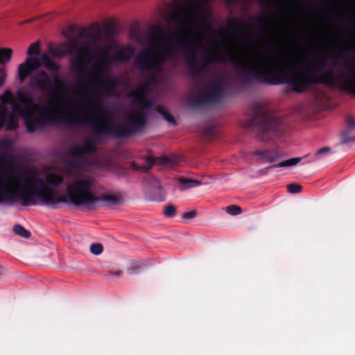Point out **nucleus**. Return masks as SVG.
<instances>
[{"label": "nucleus", "mask_w": 355, "mask_h": 355, "mask_svg": "<svg viewBox=\"0 0 355 355\" xmlns=\"http://www.w3.org/2000/svg\"><path fill=\"white\" fill-rule=\"evenodd\" d=\"M344 65L347 71H338L337 76L334 70L328 69L318 78L297 74L291 83L298 87L297 91L304 90L310 84L322 83L329 87H337L355 95V68L349 62H345Z\"/></svg>", "instance_id": "8"}, {"label": "nucleus", "mask_w": 355, "mask_h": 355, "mask_svg": "<svg viewBox=\"0 0 355 355\" xmlns=\"http://www.w3.org/2000/svg\"><path fill=\"white\" fill-rule=\"evenodd\" d=\"M6 159H7V153L5 152L1 153L0 154V162L3 163L6 161Z\"/></svg>", "instance_id": "53"}, {"label": "nucleus", "mask_w": 355, "mask_h": 355, "mask_svg": "<svg viewBox=\"0 0 355 355\" xmlns=\"http://www.w3.org/2000/svg\"><path fill=\"white\" fill-rule=\"evenodd\" d=\"M6 128L8 130H15L19 126V121L17 116L13 114L6 115Z\"/></svg>", "instance_id": "24"}, {"label": "nucleus", "mask_w": 355, "mask_h": 355, "mask_svg": "<svg viewBox=\"0 0 355 355\" xmlns=\"http://www.w3.org/2000/svg\"><path fill=\"white\" fill-rule=\"evenodd\" d=\"M13 143L10 139H2L0 141V148L3 150H9L12 148Z\"/></svg>", "instance_id": "39"}, {"label": "nucleus", "mask_w": 355, "mask_h": 355, "mask_svg": "<svg viewBox=\"0 0 355 355\" xmlns=\"http://www.w3.org/2000/svg\"><path fill=\"white\" fill-rule=\"evenodd\" d=\"M5 181L12 182L17 185V188L10 187L6 184V193L0 197V204L6 201H19L23 206L35 205L37 204L36 198L46 205H48L49 198H50L52 189L49 188L45 181L42 178H31L27 181L31 188L37 185L39 189L33 188L27 189L21 184L22 175L10 172L6 175Z\"/></svg>", "instance_id": "5"}, {"label": "nucleus", "mask_w": 355, "mask_h": 355, "mask_svg": "<svg viewBox=\"0 0 355 355\" xmlns=\"http://www.w3.org/2000/svg\"><path fill=\"white\" fill-rule=\"evenodd\" d=\"M245 28V24L238 19H233L231 20L227 26L229 31H231L233 35H237L242 31Z\"/></svg>", "instance_id": "21"}, {"label": "nucleus", "mask_w": 355, "mask_h": 355, "mask_svg": "<svg viewBox=\"0 0 355 355\" xmlns=\"http://www.w3.org/2000/svg\"><path fill=\"white\" fill-rule=\"evenodd\" d=\"M154 161L149 158L148 159L146 164H144V166H139L137 164V163L135 162H130V166L132 167V168L133 170H135V171H143L144 172H147L148 171V170H150L153 166L154 165Z\"/></svg>", "instance_id": "25"}, {"label": "nucleus", "mask_w": 355, "mask_h": 355, "mask_svg": "<svg viewBox=\"0 0 355 355\" xmlns=\"http://www.w3.org/2000/svg\"><path fill=\"white\" fill-rule=\"evenodd\" d=\"M13 231L16 234L25 239H28L31 236V233L28 230H26L22 225L19 224L14 225Z\"/></svg>", "instance_id": "32"}, {"label": "nucleus", "mask_w": 355, "mask_h": 355, "mask_svg": "<svg viewBox=\"0 0 355 355\" xmlns=\"http://www.w3.org/2000/svg\"><path fill=\"white\" fill-rule=\"evenodd\" d=\"M349 63L353 66V67L355 68V65L352 64L351 62H349Z\"/></svg>", "instance_id": "62"}, {"label": "nucleus", "mask_w": 355, "mask_h": 355, "mask_svg": "<svg viewBox=\"0 0 355 355\" xmlns=\"http://www.w3.org/2000/svg\"><path fill=\"white\" fill-rule=\"evenodd\" d=\"M73 157L67 161L69 168L76 170L85 169V159L83 155H72Z\"/></svg>", "instance_id": "18"}, {"label": "nucleus", "mask_w": 355, "mask_h": 355, "mask_svg": "<svg viewBox=\"0 0 355 355\" xmlns=\"http://www.w3.org/2000/svg\"><path fill=\"white\" fill-rule=\"evenodd\" d=\"M6 113L4 108L0 105V128L5 125Z\"/></svg>", "instance_id": "41"}, {"label": "nucleus", "mask_w": 355, "mask_h": 355, "mask_svg": "<svg viewBox=\"0 0 355 355\" xmlns=\"http://www.w3.org/2000/svg\"><path fill=\"white\" fill-rule=\"evenodd\" d=\"M348 125L352 128H355V119L352 116H349L347 119Z\"/></svg>", "instance_id": "50"}, {"label": "nucleus", "mask_w": 355, "mask_h": 355, "mask_svg": "<svg viewBox=\"0 0 355 355\" xmlns=\"http://www.w3.org/2000/svg\"><path fill=\"white\" fill-rule=\"evenodd\" d=\"M6 80V71L3 69H0V87L4 85Z\"/></svg>", "instance_id": "48"}, {"label": "nucleus", "mask_w": 355, "mask_h": 355, "mask_svg": "<svg viewBox=\"0 0 355 355\" xmlns=\"http://www.w3.org/2000/svg\"><path fill=\"white\" fill-rule=\"evenodd\" d=\"M91 111L80 116L76 113L71 116H62L60 121L67 124H85L89 125L95 137L112 135L117 139L129 138L138 132L146 124L145 112L143 110H135L128 115L129 123L115 124L111 120L100 115H94Z\"/></svg>", "instance_id": "2"}, {"label": "nucleus", "mask_w": 355, "mask_h": 355, "mask_svg": "<svg viewBox=\"0 0 355 355\" xmlns=\"http://www.w3.org/2000/svg\"><path fill=\"white\" fill-rule=\"evenodd\" d=\"M5 269L0 265V276L5 273Z\"/></svg>", "instance_id": "57"}, {"label": "nucleus", "mask_w": 355, "mask_h": 355, "mask_svg": "<svg viewBox=\"0 0 355 355\" xmlns=\"http://www.w3.org/2000/svg\"><path fill=\"white\" fill-rule=\"evenodd\" d=\"M128 173V169L126 168L120 167L118 170L117 173L119 175H124Z\"/></svg>", "instance_id": "51"}, {"label": "nucleus", "mask_w": 355, "mask_h": 355, "mask_svg": "<svg viewBox=\"0 0 355 355\" xmlns=\"http://www.w3.org/2000/svg\"><path fill=\"white\" fill-rule=\"evenodd\" d=\"M33 19H28V20H26V21H24L23 22H21V24H24V23H27V22H30Z\"/></svg>", "instance_id": "60"}, {"label": "nucleus", "mask_w": 355, "mask_h": 355, "mask_svg": "<svg viewBox=\"0 0 355 355\" xmlns=\"http://www.w3.org/2000/svg\"><path fill=\"white\" fill-rule=\"evenodd\" d=\"M135 103L142 106L139 110H143L145 112V116L146 117V112L145 109L150 108L153 105V101L146 98V96H140L137 100H135ZM146 120L147 121L146 119Z\"/></svg>", "instance_id": "29"}, {"label": "nucleus", "mask_w": 355, "mask_h": 355, "mask_svg": "<svg viewBox=\"0 0 355 355\" xmlns=\"http://www.w3.org/2000/svg\"><path fill=\"white\" fill-rule=\"evenodd\" d=\"M286 187L288 191L291 193H298L301 192L302 189L301 185L295 183L288 184Z\"/></svg>", "instance_id": "35"}, {"label": "nucleus", "mask_w": 355, "mask_h": 355, "mask_svg": "<svg viewBox=\"0 0 355 355\" xmlns=\"http://www.w3.org/2000/svg\"><path fill=\"white\" fill-rule=\"evenodd\" d=\"M331 150V148L329 147H323L318 150H317L315 155H321L325 153H328Z\"/></svg>", "instance_id": "49"}, {"label": "nucleus", "mask_w": 355, "mask_h": 355, "mask_svg": "<svg viewBox=\"0 0 355 355\" xmlns=\"http://www.w3.org/2000/svg\"><path fill=\"white\" fill-rule=\"evenodd\" d=\"M103 56L97 66L94 68L91 76L87 77L78 78L80 82L87 80V86L92 91V95L86 98L89 107L93 110H103V102L100 95L102 91L107 88H115L117 86V81L114 78L103 79L102 77L103 69L109 64L114 62H128L135 53V49L132 46H122L116 44H112L110 48L114 50L112 55L109 54L108 49L106 46H99Z\"/></svg>", "instance_id": "3"}, {"label": "nucleus", "mask_w": 355, "mask_h": 355, "mask_svg": "<svg viewBox=\"0 0 355 355\" xmlns=\"http://www.w3.org/2000/svg\"><path fill=\"white\" fill-rule=\"evenodd\" d=\"M96 150V144L92 139H87L83 146L76 145L71 147L69 153L71 155H83L85 153H92Z\"/></svg>", "instance_id": "16"}, {"label": "nucleus", "mask_w": 355, "mask_h": 355, "mask_svg": "<svg viewBox=\"0 0 355 355\" xmlns=\"http://www.w3.org/2000/svg\"><path fill=\"white\" fill-rule=\"evenodd\" d=\"M197 212L195 210H192L188 212H186L183 214L182 217L185 220H189L193 218L196 216Z\"/></svg>", "instance_id": "44"}, {"label": "nucleus", "mask_w": 355, "mask_h": 355, "mask_svg": "<svg viewBox=\"0 0 355 355\" xmlns=\"http://www.w3.org/2000/svg\"><path fill=\"white\" fill-rule=\"evenodd\" d=\"M144 264L141 262H134L128 268L129 275H137L144 270Z\"/></svg>", "instance_id": "26"}, {"label": "nucleus", "mask_w": 355, "mask_h": 355, "mask_svg": "<svg viewBox=\"0 0 355 355\" xmlns=\"http://www.w3.org/2000/svg\"><path fill=\"white\" fill-rule=\"evenodd\" d=\"M268 18L266 17H264V16H261L260 17H259V21H266Z\"/></svg>", "instance_id": "59"}, {"label": "nucleus", "mask_w": 355, "mask_h": 355, "mask_svg": "<svg viewBox=\"0 0 355 355\" xmlns=\"http://www.w3.org/2000/svg\"><path fill=\"white\" fill-rule=\"evenodd\" d=\"M156 110L157 112H159L162 115H163L166 112V110H165L164 107L162 105H158L156 108Z\"/></svg>", "instance_id": "54"}, {"label": "nucleus", "mask_w": 355, "mask_h": 355, "mask_svg": "<svg viewBox=\"0 0 355 355\" xmlns=\"http://www.w3.org/2000/svg\"><path fill=\"white\" fill-rule=\"evenodd\" d=\"M264 54H265V51L261 50V51H260V53L258 55V56H257V58H261V56H260V55H263Z\"/></svg>", "instance_id": "58"}, {"label": "nucleus", "mask_w": 355, "mask_h": 355, "mask_svg": "<svg viewBox=\"0 0 355 355\" xmlns=\"http://www.w3.org/2000/svg\"><path fill=\"white\" fill-rule=\"evenodd\" d=\"M169 37L173 36L175 43L172 44L173 50L182 51L184 52L186 64L193 78H199L203 76L209 65L215 62L223 63L230 62L236 69V72L242 83L246 85L254 82L266 84L269 85H278L286 82L283 70L278 69H267L261 66V60H257L254 64H249L248 62L241 61L237 56L230 52H225L221 56H218L212 49L205 51L206 59L198 64L197 62V51L195 47L191 45L196 42L195 36H186L182 37L180 33H170Z\"/></svg>", "instance_id": "1"}, {"label": "nucleus", "mask_w": 355, "mask_h": 355, "mask_svg": "<svg viewBox=\"0 0 355 355\" xmlns=\"http://www.w3.org/2000/svg\"><path fill=\"white\" fill-rule=\"evenodd\" d=\"M108 274H109L110 276L120 277L122 275V271H121V270H116L115 272H114V271H109Z\"/></svg>", "instance_id": "52"}, {"label": "nucleus", "mask_w": 355, "mask_h": 355, "mask_svg": "<svg viewBox=\"0 0 355 355\" xmlns=\"http://www.w3.org/2000/svg\"><path fill=\"white\" fill-rule=\"evenodd\" d=\"M176 211V207L173 205H167L164 209V215L166 217L171 218L173 217Z\"/></svg>", "instance_id": "38"}, {"label": "nucleus", "mask_w": 355, "mask_h": 355, "mask_svg": "<svg viewBox=\"0 0 355 355\" xmlns=\"http://www.w3.org/2000/svg\"><path fill=\"white\" fill-rule=\"evenodd\" d=\"M40 53V46L38 43H33L31 44L27 51V54L30 56L36 55Z\"/></svg>", "instance_id": "34"}, {"label": "nucleus", "mask_w": 355, "mask_h": 355, "mask_svg": "<svg viewBox=\"0 0 355 355\" xmlns=\"http://www.w3.org/2000/svg\"><path fill=\"white\" fill-rule=\"evenodd\" d=\"M17 98L19 105L14 103L12 110L24 119L29 133H33L39 128H44L53 121V118L50 114V112L55 108V104L53 103L48 100L44 106L40 105L34 101L32 92L28 89L18 92Z\"/></svg>", "instance_id": "4"}, {"label": "nucleus", "mask_w": 355, "mask_h": 355, "mask_svg": "<svg viewBox=\"0 0 355 355\" xmlns=\"http://www.w3.org/2000/svg\"><path fill=\"white\" fill-rule=\"evenodd\" d=\"M277 55H268L266 57V60H261V66L263 67L264 69H278V70H283L284 71V76L286 78V82L279 83V85L282 84H287L289 85H291L293 87V91L297 92V93H302L304 92L307 87L309 86L307 85L304 90L302 91H297L298 87L291 83V80H293L295 76L297 74L304 75V76H311L315 78L320 77L327 69L324 70L326 66H327V58L324 56V54L321 53L319 54L317 57V58L310 62V66L312 72H322L318 76H315L312 73H305L303 72H294L291 73L289 71V65L286 64H282L279 62V60L277 59ZM329 69H327L328 70ZM332 70L335 71L334 69H331ZM338 71H341L340 69H338ZM336 73V76L338 74V70L334 71ZM314 83L313 85H315ZM311 84H310L311 85Z\"/></svg>", "instance_id": "11"}, {"label": "nucleus", "mask_w": 355, "mask_h": 355, "mask_svg": "<svg viewBox=\"0 0 355 355\" xmlns=\"http://www.w3.org/2000/svg\"><path fill=\"white\" fill-rule=\"evenodd\" d=\"M221 44H225V39H223L222 41H221Z\"/></svg>", "instance_id": "61"}, {"label": "nucleus", "mask_w": 355, "mask_h": 355, "mask_svg": "<svg viewBox=\"0 0 355 355\" xmlns=\"http://www.w3.org/2000/svg\"><path fill=\"white\" fill-rule=\"evenodd\" d=\"M103 247L101 243H93L90 246V251L93 254L98 255L102 253Z\"/></svg>", "instance_id": "36"}, {"label": "nucleus", "mask_w": 355, "mask_h": 355, "mask_svg": "<svg viewBox=\"0 0 355 355\" xmlns=\"http://www.w3.org/2000/svg\"><path fill=\"white\" fill-rule=\"evenodd\" d=\"M49 197L48 205L53 209L57 208L56 205L59 202L67 203L69 202L68 198L64 196H56L53 189H52L51 196Z\"/></svg>", "instance_id": "22"}, {"label": "nucleus", "mask_w": 355, "mask_h": 355, "mask_svg": "<svg viewBox=\"0 0 355 355\" xmlns=\"http://www.w3.org/2000/svg\"><path fill=\"white\" fill-rule=\"evenodd\" d=\"M187 5L182 0H173L175 8L172 10L171 18L174 21H178L182 10L189 8L193 10L191 15L194 24L202 30H209L211 24L206 13V7L209 0H185Z\"/></svg>", "instance_id": "13"}, {"label": "nucleus", "mask_w": 355, "mask_h": 355, "mask_svg": "<svg viewBox=\"0 0 355 355\" xmlns=\"http://www.w3.org/2000/svg\"><path fill=\"white\" fill-rule=\"evenodd\" d=\"M41 66L53 73H58L61 69L58 63L54 62L46 53H43L41 55L40 59L37 57H28L24 62L19 65V79L21 83L24 82L33 71L38 69Z\"/></svg>", "instance_id": "14"}, {"label": "nucleus", "mask_w": 355, "mask_h": 355, "mask_svg": "<svg viewBox=\"0 0 355 355\" xmlns=\"http://www.w3.org/2000/svg\"><path fill=\"white\" fill-rule=\"evenodd\" d=\"M62 49L50 46L49 53L56 58H62L69 54L73 56L77 53L75 58L71 62V69L76 71L78 75L83 74V69L85 66V61L88 63L91 62L94 57V52L90 48L89 44H86L78 47V43L75 40L64 42L62 45Z\"/></svg>", "instance_id": "12"}, {"label": "nucleus", "mask_w": 355, "mask_h": 355, "mask_svg": "<svg viewBox=\"0 0 355 355\" xmlns=\"http://www.w3.org/2000/svg\"><path fill=\"white\" fill-rule=\"evenodd\" d=\"M345 51H355V46L354 48L347 47L345 49H340L339 53H334L331 56H329V59H331L333 61L334 65H336L338 63V61L341 58V53H344Z\"/></svg>", "instance_id": "33"}, {"label": "nucleus", "mask_w": 355, "mask_h": 355, "mask_svg": "<svg viewBox=\"0 0 355 355\" xmlns=\"http://www.w3.org/2000/svg\"><path fill=\"white\" fill-rule=\"evenodd\" d=\"M228 214L235 216L241 213V208L237 205H230L226 207Z\"/></svg>", "instance_id": "37"}, {"label": "nucleus", "mask_w": 355, "mask_h": 355, "mask_svg": "<svg viewBox=\"0 0 355 355\" xmlns=\"http://www.w3.org/2000/svg\"><path fill=\"white\" fill-rule=\"evenodd\" d=\"M267 46V49L270 50V49H273V47L275 46V45H274V44H273V43H272V42H268V43L267 44V46Z\"/></svg>", "instance_id": "56"}, {"label": "nucleus", "mask_w": 355, "mask_h": 355, "mask_svg": "<svg viewBox=\"0 0 355 355\" xmlns=\"http://www.w3.org/2000/svg\"><path fill=\"white\" fill-rule=\"evenodd\" d=\"M301 161L300 157H294L288 159L286 161L282 162L278 164L272 166V167H289L293 166L297 164ZM272 168V166L268 167V168Z\"/></svg>", "instance_id": "30"}, {"label": "nucleus", "mask_w": 355, "mask_h": 355, "mask_svg": "<svg viewBox=\"0 0 355 355\" xmlns=\"http://www.w3.org/2000/svg\"><path fill=\"white\" fill-rule=\"evenodd\" d=\"M78 37L80 39H92L94 42H96L98 38V35H94L91 31L87 30L86 28L80 30L78 33Z\"/></svg>", "instance_id": "27"}, {"label": "nucleus", "mask_w": 355, "mask_h": 355, "mask_svg": "<svg viewBox=\"0 0 355 355\" xmlns=\"http://www.w3.org/2000/svg\"><path fill=\"white\" fill-rule=\"evenodd\" d=\"M159 162L162 164H166L168 163H174L175 161L168 157H160L157 158Z\"/></svg>", "instance_id": "45"}, {"label": "nucleus", "mask_w": 355, "mask_h": 355, "mask_svg": "<svg viewBox=\"0 0 355 355\" xmlns=\"http://www.w3.org/2000/svg\"><path fill=\"white\" fill-rule=\"evenodd\" d=\"M252 154L256 156H259L262 159L268 160L270 163L276 162L279 157L277 149H273L272 150H257L254 151Z\"/></svg>", "instance_id": "17"}, {"label": "nucleus", "mask_w": 355, "mask_h": 355, "mask_svg": "<svg viewBox=\"0 0 355 355\" xmlns=\"http://www.w3.org/2000/svg\"><path fill=\"white\" fill-rule=\"evenodd\" d=\"M355 141V137L351 136L349 132H343L341 135V144H345Z\"/></svg>", "instance_id": "40"}, {"label": "nucleus", "mask_w": 355, "mask_h": 355, "mask_svg": "<svg viewBox=\"0 0 355 355\" xmlns=\"http://www.w3.org/2000/svg\"><path fill=\"white\" fill-rule=\"evenodd\" d=\"M95 180L91 177H85L70 184L67 188L69 200L76 206H85L95 208L96 202H103V205L114 206L120 205L122 198L114 195L103 193L98 196L94 193Z\"/></svg>", "instance_id": "9"}, {"label": "nucleus", "mask_w": 355, "mask_h": 355, "mask_svg": "<svg viewBox=\"0 0 355 355\" xmlns=\"http://www.w3.org/2000/svg\"><path fill=\"white\" fill-rule=\"evenodd\" d=\"M62 175L54 173H48L46 176L45 183L52 186H58L63 182Z\"/></svg>", "instance_id": "23"}, {"label": "nucleus", "mask_w": 355, "mask_h": 355, "mask_svg": "<svg viewBox=\"0 0 355 355\" xmlns=\"http://www.w3.org/2000/svg\"><path fill=\"white\" fill-rule=\"evenodd\" d=\"M0 101L4 105L11 104L12 106L14 103L17 104L13 99L12 93L9 90L5 91L3 94L0 96Z\"/></svg>", "instance_id": "31"}, {"label": "nucleus", "mask_w": 355, "mask_h": 355, "mask_svg": "<svg viewBox=\"0 0 355 355\" xmlns=\"http://www.w3.org/2000/svg\"><path fill=\"white\" fill-rule=\"evenodd\" d=\"M225 85L223 78L215 79L209 85L208 91L206 93L191 98L189 100V105L192 107H200L207 104L220 102L225 97Z\"/></svg>", "instance_id": "15"}, {"label": "nucleus", "mask_w": 355, "mask_h": 355, "mask_svg": "<svg viewBox=\"0 0 355 355\" xmlns=\"http://www.w3.org/2000/svg\"><path fill=\"white\" fill-rule=\"evenodd\" d=\"M12 50L9 48L0 49V64L8 62L12 57Z\"/></svg>", "instance_id": "28"}, {"label": "nucleus", "mask_w": 355, "mask_h": 355, "mask_svg": "<svg viewBox=\"0 0 355 355\" xmlns=\"http://www.w3.org/2000/svg\"><path fill=\"white\" fill-rule=\"evenodd\" d=\"M245 130L254 133L258 140L267 142L280 137L284 132L282 120L272 114L261 103L252 105V116L243 124Z\"/></svg>", "instance_id": "7"}, {"label": "nucleus", "mask_w": 355, "mask_h": 355, "mask_svg": "<svg viewBox=\"0 0 355 355\" xmlns=\"http://www.w3.org/2000/svg\"><path fill=\"white\" fill-rule=\"evenodd\" d=\"M240 0H225L227 5L234 6H235Z\"/></svg>", "instance_id": "55"}, {"label": "nucleus", "mask_w": 355, "mask_h": 355, "mask_svg": "<svg viewBox=\"0 0 355 355\" xmlns=\"http://www.w3.org/2000/svg\"><path fill=\"white\" fill-rule=\"evenodd\" d=\"M203 132L206 136H212L214 133V127L212 125H209L204 128Z\"/></svg>", "instance_id": "42"}, {"label": "nucleus", "mask_w": 355, "mask_h": 355, "mask_svg": "<svg viewBox=\"0 0 355 355\" xmlns=\"http://www.w3.org/2000/svg\"><path fill=\"white\" fill-rule=\"evenodd\" d=\"M150 84L148 82H144L143 84L138 86L136 89L130 93V96L135 98L137 100L140 96H146L147 92L149 91Z\"/></svg>", "instance_id": "20"}, {"label": "nucleus", "mask_w": 355, "mask_h": 355, "mask_svg": "<svg viewBox=\"0 0 355 355\" xmlns=\"http://www.w3.org/2000/svg\"><path fill=\"white\" fill-rule=\"evenodd\" d=\"M163 118L167 121L168 122H169L170 123H173V124H175V120L174 119V117L168 112H166L163 115H162Z\"/></svg>", "instance_id": "43"}, {"label": "nucleus", "mask_w": 355, "mask_h": 355, "mask_svg": "<svg viewBox=\"0 0 355 355\" xmlns=\"http://www.w3.org/2000/svg\"><path fill=\"white\" fill-rule=\"evenodd\" d=\"M178 182L181 185V187H180V190L181 191L196 187L201 184V182L198 180L187 179L185 178H178Z\"/></svg>", "instance_id": "19"}, {"label": "nucleus", "mask_w": 355, "mask_h": 355, "mask_svg": "<svg viewBox=\"0 0 355 355\" xmlns=\"http://www.w3.org/2000/svg\"><path fill=\"white\" fill-rule=\"evenodd\" d=\"M168 35L166 37L164 31L159 28L150 41V42H159L161 38H164L165 42L162 49L152 51L144 49L141 50L135 57V64L137 67L141 71L150 72L148 77V83H157L158 76L162 71L163 64L175 54L172 44L168 40Z\"/></svg>", "instance_id": "6"}, {"label": "nucleus", "mask_w": 355, "mask_h": 355, "mask_svg": "<svg viewBox=\"0 0 355 355\" xmlns=\"http://www.w3.org/2000/svg\"><path fill=\"white\" fill-rule=\"evenodd\" d=\"M28 85L32 89L47 92L49 101L57 104L60 97L66 95L67 84L58 73L50 76L46 71L40 70L30 77Z\"/></svg>", "instance_id": "10"}, {"label": "nucleus", "mask_w": 355, "mask_h": 355, "mask_svg": "<svg viewBox=\"0 0 355 355\" xmlns=\"http://www.w3.org/2000/svg\"><path fill=\"white\" fill-rule=\"evenodd\" d=\"M260 5L263 6H271L273 5L276 0H257Z\"/></svg>", "instance_id": "46"}, {"label": "nucleus", "mask_w": 355, "mask_h": 355, "mask_svg": "<svg viewBox=\"0 0 355 355\" xmlns=\"http://www.w3.org/2000/svg\"><path fill=\"white\" fill-rule=\"evenodd\" d=\"M6 182L5 180H0V197L6 193Z\"/></svg>", "instance_id": "47"}]
</instances>
